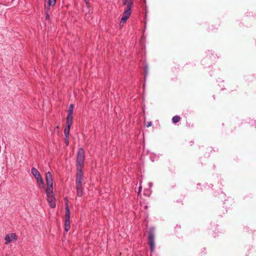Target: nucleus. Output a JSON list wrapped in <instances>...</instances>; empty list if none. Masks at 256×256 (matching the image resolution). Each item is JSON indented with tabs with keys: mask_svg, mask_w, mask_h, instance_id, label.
<instances>
[{
	"mask_svg": "<svg viewBox=\"0 0 256 256\" xmlns=\"http://www.w3.org/2000/svg\"><path fill=\"white\" fill-rule=\"evenodd\" d=\"M84 160V152L82 148L78 150L76 158V188L78 196H82L83 194L82 182L83 180V172L82 168Z\"/></svg>",
	"mask_w": 256,
	"mask_h": 256,
	"instance_id": "nucleus-1",
	"label": "nucleus"
},
{
	"mask_svg": "<svg viewBox=\"0 0 256 256\" xmlns=\"http://www.w3.org/2000/svg\"><path fill=\"white\" fill-rule=\"evenodd\" d=\"M46 180L47 184L46 194L47 200L50 208L56 207V198L53 192V179L52 174L48 172L46 174Z\"/></svg>",
	"mask_w": 256,
	"mask_h": 256,
	"instance_id": "nucleus-2",
	"label": "nucleus"
},
{
	"mask_svg": "<svg viewBox=\"0 0 256 256\" xmlns=\"http://www.w3.org/2000/svg\"><path fill=\"white\" fill-rule=\"evenodd\" d=\"M123 4L126 6L123 16L120 20V24L125 23L131 14L132 8L133 5V0H123Z\"/></svg>",
	"mask_w": 256,
	"mask_h": 256,
	"instance_id": "nucleus-3",
	"label": "nucleus"
},
{
	"mask_svg": "<svg viewBox=\"0 0 256 256\" xmlns=\"http://www.w3.org/2000/svg\"><path fill=\"white\" fill-rule=\"evenodd\" d=\"M66 216H65V224H64V230L66 232H68L70 229V210L68 205V202L66 204Z\"/></svg>",
	"mask_w": 256,
	"mask_h": 256,
	"instance_id": "nucleus-4",
	"label": "nucleus"
},
{
	"mask_svg": "<svg viewBox=\"0 0 256 256\" xmlns=\"http://www.w3.org/2000/svg\"><path fill=\"white\" fill-rule=\"evenodd\" d=\"M148 244L150 247V250L151 252H154L155 248L154 244V229L152 228L150 229L149 233H148Z\"/></svg>",
	"mask_w": 256,
	"mask_h": 256,
	"instance_id": "nucleus-5",
	"label": "nucleus"
},
{
	"mask_svg": "<svg viewBox=\"0 0 256 256\" xmlns=\"http://www.w3.org/2000/svg\"><path fill=\"white\" fill-rule=\"evenodd\" d=\"M32 174L36 180L38 184H42V187L44 186V181L42 178L39 172L34 168H32Z\"/></svg>",
	"mask_w": 256,
	"mask_h": 256,
	"instance_id": "nucleus-6",
	"label": "nucleus"
},
{
	"mask_svg": "<svg viewBox=\"0 0 256 256\" xmlns=\"http://www.w3.org/2000/svg\"><path fill=\"white\" fill-rule=\"evenodd\" d=\"M18 238L16 235L14 233H12L10 234H7L5 236V244H8V243H10L12 240H17Z\"/></svg>",
	"mask_w": 256,
	"mask_h": 256,
	"instance_id": "nucleus-7",
	"label": "nucleus"
},
{
	"mask_svg": "<svg viewBox=\"0 0 256 256\" xmlns=\"http://www.w3.org/2000/svg\"><path fill=\"white\" fill-rule=\"evenodd\" d=\"M45 4L49 8L50 6H54L56 2V0H44Z\"/></svg>",
	"mask_w": 256,
	"mask_h": 256,
	"instance_id": "nucleus-8",
	"label": "nucleus"
},
{
	"mask_svg": "<svg viewBox=\"0 0 256 256\" xmlns=\"http://www.w3.org/2000/svg\"><path fill=\"white\" fill-rule=\"evenodd\" d=\"M72 116L68 115L66 117V123L68 126L70 127L72 124Z\"/></svg>",
	"mask_w": 256,
	"mask_h": 256,
	"instance_id": "nucleus-9",
	"label": "nucleus"
},
{
	"mask_svg": "<svg viewBox=\"0 0 256 256\" xmlns=\"http://www.w3.org/2000/svg\"><path fill=\"white\" fill-rule=\"evenodd\" d=\"M181 118L178 116H175L172 118V122L174 124H176L180 121Z\"/></svg>",
	"mask_w": 256,
	"mask_h": 256,
	"instance_id": "nucleus-10",
	"label": "nucleus"
},
{
	"mask_svg": "<svg viewBox=\"0 0 256 256\" xmlns=\"http://www.w3.org/2000/svg\"><path fill=\"white\" fill-rule=\"evenodd\" d=\"M70 128V127L67 126V128H65L64 130V134L65 137H66L67 138H68V136H69Z\"/></svg>",
	"mask_w": 256,
	"mask_h": 256,
	"instance_id": "nucleus-11",
	"label": "nucleus"
},
{
	"mask_svg": "<svg viewBox=\"0 0 256 256\" xmlns=\"http://www.w3.org/2000/svg\"><path fill=\"white\" fill-rule=\"evenodd\" d=\"M73 109H74V105L73 104H70L68 110V115L72 116L73 114Z\"/></svg>",
	"mask_w": 256,
	"mask_h": 256,
	"instance_id": "nucleus-12",
	"label": "nucleus"
},
{
	"mask_svg": "<svg viewBox=\"0 0 256 256\" xmlns=\"http://www.w3.org/2000/svg\"><path fill=\"white\" fill-rule=\"evenodd\" d=\"M44 7H45L46 12V18L48 19L50 18V16L48 14L49 8L48 7V6L46 5V4H44Z\"/></svg>",
	"mask_w": 256,
	"mask_h": 256,
	"instance_id": "nucleus-13",
	"label": "nucleus"
},
{
	"mask_svg": "<svg viewBox=\"0 0 256 256\" xmlns=\"http://www.w3.org/2000/svg\"><path fill=\"white\" fill-rule=\"evenodd\" d=\"M150 194V190H144V194L146 195V196H149Z\"/></svg>",
	"mask_w": 256,
	"mask_h": 256,
	"instance_id": "nucleus-14",
	"label": "nucleus"
},
{
	"mask_svg": "<svg viewBox=\"0 0 256 256\" xmlns=\"http://www.w3.org/2000/svg\"><path fill=\"white\" fill-rule=\"evenodd\" d=\"M65 142L66 144V146H68V142H69V136H68V138H65Z\"/></svg>",
	"mask_w": 256,
	"mask_h": 256,
	"instance_id": "nucleus-15",
	"label": "nucleus"
},
{
	"mask_svg": "<svg viewBox=\"0 0 256 256\" xmlns=\"http://www.w3.org/2000/svg\"><path fill=\"white\" fill-rule=\"evenodd\" d=\"M152 126V122H150L147 123L146 127L148 128Z\"/></svg>",
	"mask_w": 256,
	"mask_h": 256,
	"instance_id": "nucleus-16",
	"label": "nucleus"
},
{
	"mask_svg": "<svg viewBox=\"0 0 256 256\" xmlns=\"http://www.w3.org/2000/svg\"><path fill=\"white\" fill-rule=\"evenodd\" d=\"M142 186H140V187H139V190H138V194H140V191L142 190Z\"/></svg>",
	"mask_w": 256,
	"mask_h": 256,
	"instance_id": "nucleus-17",
	"label": "nucleus"
}]
</instances>
